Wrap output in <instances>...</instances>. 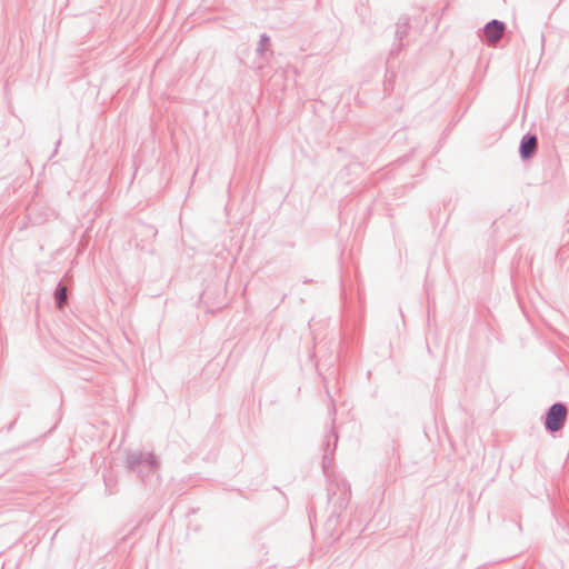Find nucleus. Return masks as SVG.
Segmentation results:
<instances>
[{
  "label": "nucleus",
  "mask_w": 569,
  "mask_h": 569,
  "mask_svg": "<svg viewBox=\"0 0 569 569\" xmlns=\"http://www.w3.org/2000/svg\"><path fill=\"white\" fill-rule=\"evenodd\" d=\"M540 40H541V46L543 47L545 46V33L543 32L540 33Z\"/></svg>",
  "instance_id": "nucleus-14"
},
{
  "label": "nucleus",
  "mask_w": 569,
  "mask_h": 569,
  "mask_svg": "<svg viewBox=\"0 0 569 569\" xmlns=\"http://www.w3.org/2000/svg\"><path fill=\"white\" fill-rule=\"evenodd\" d=\"M403 47H405L403 42H398L397 44H393L389 51L388 60L398 57Z\"/></svg>",
  "instance_id": "nucleus-11"
},
{
  "label": "nucleus",
  "mask_w": 569,
  "mask_h": 569,
  "mask_svg": "<svg viewBox=\"0 0 569 569\" xmlns=\"http://www.w3.org/2000/svg\"><path fill=\"white\" fill-rule=\"evenodd\" d=\"M16 422H17V419H16V420H13V421H12V422L7 427V431H8V432H10V431L13 429V427L16 426Z\"/></svg>",
  "instance_id": "nucleus-12"
},
{
  "label": "nucleus",
  "mask_w": 569,
  "mask_h": 569,
  "mask_svg": "<svg viewBox=\"0 0 569 569\" xmlns=\"http://www.w3.org/2000/svg\"><path fill=\"white\" fill-rule=\"evenodd\" d=\"M103 482H104V492L107 496H112L118 492L117 489V480L111 477L110 473H103L102 475Z\"/></svg>",
  "instance_id": "nucleus-10"
},
{
  "label": "nucleus",
  "mask_w": 569,
  "mask_h": 569,
  "mask_svg": "<svg viewBox=\"0 0 569 569\" xmlns=\"http://www.w3.org/2000/svg\"><path fill=\"white\" fill-rule=\"evenodd\" d=\"M430 305L428 306V316L430 317V313H431V310H430Z\"/></svg>",
  "instance_id": "nucleus-15"
},
{
  "label": "nucleus",
  "mask_w": 569,
  "mask_h": 569,
  "mask_svg": "<svg viewBox=\"0 0 569 569\" xmlns=\"http://www.w3.org/2000/svg\"><path fill=\"white\" fill-rule=\"evenodd\" d=\"M327 393L332 402L331 408L329 410V415L331 416L332 426H331V429L327 432V435L325 437V441L322 443V450H323L322 470L326 476H329V469L331 468V465L333 461V456H335V451L338 446L339 436H338L337 430L335 429L337 409H336L332 397L330 396V393L328 391H327Z\"/></svg>",
  "instance_id": "nucleus-3"
},
{
  "label": "nucleus",
  "mask_w": 569,
  "mask_h": 569,
  "mask_svg": "<svg viewBox=\"0 0 569 569\" xmlns=\"http://www.w3.org/2000/svg\"><path fill=\"white\" fill-rule=\"evenodd\" d=\"M327 492L328 502L332 506V515L339 516L349 503L351 497L350 485L342 478H333L329 480Z\"/></svg>",
  "instance_id": "nucleus-2"
},
{
  "label": "nucleus",
  "mask_w": 569,
  "mask_h": 569,
  "mask_svg": "<svg viewBox=\"0 0 569 569\" xmlns=\"http://www.w3.org/2000/svg\"><path fill=\"white\" fill-rule=\"evenodd\" d=\"M269 46H270V37L267 33L260 34V39H259V42H258V46L256 49L257 54L260 58L266 59V54L269 49Z\"/></svg>",
  "instance_id": "nucleus-9"
},
{
  "label": "nucleus",
  "mask_w": 569,
  "mask_h": 569,
  "mask_svg": "<svg viewBox=\"0 0 569 569\" xmlns=\"http://www.w3.org/2000/svg\"><path fill=\"white\" fill-rule=\"evenodd\" d=\"M409 28V18L407 16H401L396 23L395 31V37L398 42H403L405 38L408 36Z\"/></svg>",
  "instance_id": "nucleus-8"
},
{
  "label": "nucleus",
  "mask_w": 569,
  "mask_h": 569,
  "mask_svg": "<svg viewBox=\"0 0 569 569\" xmlns=\"http://www.w3.org/2000/svg\"><path fill=\"white\" fill-rule=\"evenodd\" d=\"M124 467L128 472L134 473L143 483H148L157 475L160 459L151 451L127 450Z\"/></svg>",
  "instance_id": "nucleus-1"
},
{
  "label": "nucleus",
  "mask_w": 569,
  "mask_h": 569,
  "mask_svg": "<svg viewBox=\"0 0 569 569\" xmlns=\"http://www.w3.org/2000/svg\"><path fill=\"white\" fill-rule=\"evenodd\" d=\"M53 301H54V305L56 307L59 309V310H63V308L66 307L67 305V299H68V289L67 287L63 284L62 280H60L54 290H53Z\"/></svg>",
  "instance_id": "nucleus-7"
},
{
  "label": "nucleus",
  "mask_w": 569,
  "mask_h": 569,
  "mask_svg": "<svg viewBox=\"0 0 569 569\" xmlns=\"http://www.w3.org/2000/svg\"><path fill=\"white\" fill-rule=\"evenodd\" d=\"M567 416L568 409L563 402L557 401L552 403L541 418L545 429L549 433H556L560 431L566 425Z\"/></svg>",
  "instance_id": "nucleus-4"
},
{
  "label": "nucleus",
  "mask_w": 569,
  "mask_h": 569,
  "mask_svg": "<svg viewBox=\"0 0 569 569\" xmlns=\"http://www.w3.org/2000/svg\"><path fill=\"white\" fill-rule=\"evenodd\" d=\"M507 24L498 19L488 21L480 30L479 38L487 44L496 43L506 30Z\"/></svg>",
  "instance_id": "nucleus-5"
},
{
  "label": "nucleus",
  "mask_w": 569,
  "mask_h": 569,
  "mask_svg": "<svg viewBox=\"0 0 569 569\" xmlns=\"http://www.w3.org/2000/svg\"><path fill=\"white\" fill-rule=\"evenodd\" d=\"M537 136L527 132L522 136L519 143V156L522 161H528L533 158L537 152Z\"/></svg>",
  "instance_id": "nucleus-6"
},
{
  "label": "nucleus",
  "mask_w": 569,
  "mask_h": 569,
  "mask_svg": "<svg viewBox=\"0 0 569 569\" xmlns=\"http://www.w3.org/2000/svg\"><path fill=\"white\" fill-rule=\"evenodd\" d=\"M341 297L343 298L345 301L347 300V292H346V288L343 286L341 288Z\"/></svg>",
  "instance_id": "nucleus-13"
}]
</instances>
